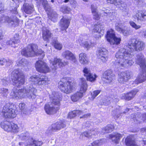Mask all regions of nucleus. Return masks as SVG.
I'll list each match as a JSON object with an SVG mask.
<instances>
[{
	"label": "nucleus",
	"instance_id": "obj_1",
	"mask_svg": "<svg viewBox=\"0 0 146 146\" xmlns=\"http://www.w3.org/2000/svg\"><path fill=\"white\" fill-rule=\"evenodd\" d=\"M128 49L121 48L115 55L114 66L120 69L122 67L131 65L134 63L138 65L140 67V72L134 81L130 82L132 86H135L138 84L146 81V63L144 56L141 53L137 54L134 59L133 51H141L144 49V42L136 38L131 39L129 42L125 44Z\"/></svg>",
	"mask_w": 146,
	"mask_h": 146
},
{
	"label": "nucleus",
	"instance_id": "obj_2",
	"mask_svg": "<svg viewBox=\"0 0 146 146\" xmlns=\"http://www.w3.org/2000/svg\"><path fill=\"white\" fill-rule=\"evenodd\" d=\"M37 90L33 85H28L23 89H18L14 87L12 89L10 94L12 98L17 100L22 99L26 97L30 99H33L36 97Z\"/></svg>",
	"mask_w": 146,
	"mask_h": 146
},
{
	"label": "nucleus",
	"instance_id": "obj_3",
	"mask_svg": "<svg viewBox=\"0 0 146 146\" xmlns=\"http://www.w3.org/2000/svg\"><path fill=\"white\" fill-rule=\"evenodd\" d=\"M49 98L50 102L45 105L44 109L48 114H54L59 109L61 98L58 93L55 92L49 95Z\"/></svg>",
	"mask_w": 146,
	"mask_h": 146
},
{
	"label": "nucleus",
	"instance_id": "obj_4",
	"mask_svg": "<svg viewBox=\"0 0 146 146\" xmlns=\"http://www.w3.org/2000/svg\"><path fill=\"white\" fill-rule=\"evenodd\" d=\"M0 115L5 118H13L16 116V106L12 103L1 101L0 104Z\"/></svg>",
	"mask_w": 146,
	"mask_h": 146
},
{
	"label": "nucleus",
	"instance_id": "obj_5",
	"mask_svg": "<svg viewBox=\"0 0 146 146\" xmlns=\"http://www.w3.org/2000/svg\"><path fill=\"white\" fill-rule=\"evenodd\" d=\"M38 50V46L36 44H30L22 49L21 54L27 57L39 56L40 59L43 58L44 56V52L41 49Z\"/></svg>",
	"mask_w": 146,
	"mask_h": 146
},
{
	"label": "nucleus",
	"instance_id": "obj_6",
	"mask_svg": "<svg viewBox=\"0 0 146 146\" xmlns=\"http://www.w3.org/2000/svg\"><path fill=\"white\" fill-rule=\"evenodd\" d=\"M29 133L27 132H24L20 135L19 137L21 139H27L24 142H19V144L20 146H40L42 144V141L34 140L32 138L29 137Z\"/></svg>",
	"mask_w": 146,
	"mask_h": 146
},
{
	"label": "nucleus",
	"instance_id": "obj_7",
	"mask_svg": "<svg viewBox=\"0 0 146 146\" xmlns=\"http://www.w3.org/2000/svg\"><path fill=\"white\" fill-rule=\"evenodd\" d=\"M68 80L67 78H63L58 83L59 88L62 91L66 94L72 92L74 88V82Z\"/></svg>",
	"mask_w": 146,
	"mask_h": 146
},
{
	"label": "nucleus",
	"instance_id": "obj_8",
	"mask_svg": "<svg viewBox=\"0 0 146 146\" xmlns=\"http://www.w3.org/2000/svg\"><path fill=\"white\" fill-rule=\"evenodd\" d=\"M11 79L13 85L19 87L25 82L24 76L23 72L19 69L14 70L12 73Z\"/></svg>",
	"mask_w": 146,
	"mask_h": 146
},
{
	"label": "nucleus",
	"instance_id": "obj_9",
	"mask_svg": "<svg viewBox=\"0 0 146 146\" xmlns=\"http://www.w3.org/2000/svg\"><path fill=\"white\" fill-rule=\"evenodd\" d=\"M106 38L107 41L113 47L119 44L121 41V38L116 36L114 31L112 29L107 31Z\"/></svg>",
	"mask_w": 146,
	"mask_h": 146
},
{
	"label": "nucleus",
	"instance_id": "obj_10",
	"mask_svg": "<svg viewBox=\"0 0 146 146\" xmlns=\"http://www.w3.org/2000/svg\"><path fill=\"white\" fill-rule=\"evenodd\" d=\"M1 127L5 131L8 132L16 133L19 131V128L17 125L12 122L7 121L1 122Z\"/></svg>",
	"mask_w": 146,
	"mask_h": 146
},
{
	"label": "nucleus",
	"instance_id": "obj_11",
	"mask_svg": "<svg viewBox=\"0 0 146 146\" xmlns=\"http://www.w3.org/2000/svg\"><path fill=\"white\" fill-rule=\"evenodd\" d=\"M29 82L36 85L44 86L47 84L49 81V79L46 76H40L33 75L29 79Z\"/></svg>",
	"mask_w": 146,
	"mask_h": 146
},
{
	"label": "nucleus",
	"instance_id": "obj_12",
	"mask_svg": "<svg viewBox=\"0 0 146 146\" xmlns=\"http://www.w3.org/2000/svg\"><path fill=\"white\" fill-rule=\"evenodd\" d=\"M50 66L53 72H54L58 67H61L67 64V63H64L62 62V60L56 57H53L49 60Z\"/></svg>",
	"mask_w": 146,
	"mask_h": 146
},
{
	"label": "nucleus",
	"instance_id": "obj_13",
	"mask_svg": "<svg viewBox=\"0 0 146 146\" xmlns=\"http://www.w3.org/2000/svg\"><path fill=\"white\" fill-rule=\"evenodd\" d=\"M35 67L38 72L44 73L49 72L50 69L46 63L41 60L37 61L35 64Z\"/></svg>",
	"mask_w": 146,
	"mask_h": 146
},
{
	"label": "nucleus",
	"instance_id": "obj_14",
	"mask_svg": "<svg viewBox=\"0 0 146 146\" xmlns=\"http://www.w3.org/2000/svg\"><path fill=\"white\" fill-rule=\"evenodd\" d=\"M97 55L98 59L102 62H105L108 58V52L106 48H101L97 50Z\"/></svg>",
	"mask_w": 146,
	"mask_h": 146
},
{
	"label": "nucleus",
	"instance_id": "obj_15",
	"mask_svg": "<svg viewBox=\"0 0 146 146\" xmlns=\"http://www.w3.org/2000/svg\"><path fill=\"white\" fill-rule=\"evenodd\" d=\"M93 32L97 33L98 35H96L95 38L98 39L100 38L104 34V25L101 23H98L93 27Z\"/></svg>",
	"mask_w": 146,
	"mask_h": 146
},
{
	"label": "nucleus",
	"instance_id": "obj_16",
	"mask_svg": "<svg viewBox=\"0 0 146 146\" xmlns=\"http://www.w3.org/2000/svg\"><path fill=\"white\" fill-rule=\"evenodd\" d=\"M132 17L138 21L145 22L146 21V11H137L133 15Z\"/></svg>",
	"mask_w": 146,
	"mask_h": 146
},
{
	"label": "nucleus",
	"instance_id": "obj_17",
	"mask_svg": "<svg viewBox=\"0 0 146 146\" xmlns=\"http://www.w3.org/2000/svg\"><path fill=\"white\" fill-rule=\"evenodd\" d=\"M117 20L115 21L116 23L115 24V29L116 31L122 33L124 36H127L132 33L133 31H132L129 30L128 31L127 30L123 29L121 21L119 19H117Z\"/></svg>",
	"mask_w": 146,
	"mask_h": 146
},
{
	"label": "nucleus",
	"instance_id": "obj_18",
	"mask_svg": "<svg viewBox=\"0 0 146 146\" xmlns=\"http://www.w3.org/2000/svg\"><path fill=\"white\" fill-rule=\"evenodd\" d=\"M131 72L126 71L122 72L119 74L118 80L121 83H124L127 82L131 77Z\"/></svg>",
	"mask_w": 146,
	"mask_h": 146
},
{
	"label": "nucleus",
	"instance_id": "obj_19",
	"mask_svg": "<svg viewBox=\"0 0 146 146\" xmlns=\"http://www.w3.org/2000/svg\"><path fill=\"white\" fill-rule=\"evenodd\" d=\"M6 22L11 24L12 25H16L18 24L19 20L16 17H11V18H9L3 15L1 16L0 23Z\"/></svg>",
	"mask_w": 146,
	"mask_h": 146
},
{
	"label": "nucleus",
	"instance_id": "obj_20",
	"mask_svg": "<svg viewBox=\"0 0 146 146\" xmlns=\"http://www.w3.org/2000/svg\"><path fill=\"white\" fill-rule=\"evenodd\" d=\"M86 36H84L82 35H81L79 39L76 41L78 42L81 46H83L87 50H88L90 48L94 46V43L92 42L90 40L83 42L82 41L86 39Z\"/></svg>",
	"mask_w": 146,
	"mask_h": 146
},
{
	"label": "nucleus",
	"instance_id": "obj_21",
	"mask_svg": "<svg viewBox=\"0 0 146 146\" xmlns=\"http://www.w3.org/2000/svg\"><path fill=\"white\" fill-rule=\"evenodd\" d=\"M84 113L85 112L81 110H74L70 112L68 114V118L71 119L77 115L79 116L82 115V116H80V118H85L90 116V113H88L86 114H85Z\"/></svg>",
	"mask_w": 146,
	"mask_h": 146
},
{
	"label": "nucleus",
	"instance_id": "obj_22",
	"mask_svg": "<svg viewBox=\"0 0 146 146\" xmlns=\"http://www.w3.org/2000/svg\"><path fill=\"white\" fill-rule=\"evenodd\" d=\"M62 56L64 58L71 61L74 63L77 62L75 55L68 50L64 51L62 54Z\"/></svg>",
	"mask_w": 146,
	"mask_h": 146
},
{
	"label": "nucleus",
	"instance_id": "obj_23",
	"mask_svg": "<svg viewBox=\"0 0 146 146\" xmlns=\"http://www.w3.org/2000/svg\"><path fill=\"white\" fill-rule=\"evenodd\" d=\"M114 76L115 75L113 73L112 71L111 70H108L103 74L102 78L105 79L104 81L106 82L109 83L114 79Z\"/></svg>",
	"mask_w": 146,
	"mask_h": 146
},
{
	"label": "nucleus",
	"instance_id": "obj_24",
	"mask_svg": "<svg viewBox=\"0 0 146 146\" xmlns=\"http://www.w3.org/2000/svg\"><path fill=\"white\" fill-rule=\"evenodd\" d=\"M66 127L65 122L63 120H60L52 124L51 130L53 132L56 131Z\"/></svg>",
	"mask_w": 146,
	"mask_h": 146
},
{
	"label": "nucleus",
	"instance_id": "obj_25",
	"mask_svg": "<svg viewBox=\"0 0 146 146\" xmlns=\"http://www.w3.org/2000/svg\"><path fill=\"white\" fill-rule=\"evenodd\" d=\"M138 92V90L137 89H135L132 90L130 92L126 94H123L121 95L120 97L121 99L127 100H129L134 97Z\"/></svg>",
	"mask_w": 146,
	"mask_h": 146
},
{
	"label": "nucleus",
	"instance_id": "obj_26",
	"mask_svg": "<svg viewBox=\"0 0 146 146\" xmlns=\"http://www.w3.org/2000/svg\"><path fill=\"white\" fill-rule=\"evenodd\" d=\"M70 22V20L68 18L63 17L62 19L60 22L59 26L61 31H65L67 32L66 30L68 28Z\"/></svg>",
	"mask_w": 146,
	"mask_h": 146
},
{
	"label": "nucleus",
	"instance_id": "obj_27",
	"mask_svg": "<svg viewBox=\"0 0 146 146\" xmlns=\"http://www.w3.org/2000/svg\"><path fill=\"white\" fill-rule=\"evenodd\" d=\"M79 86L80 87V91L85 94L88 87L86 80L85 78H82L79 79Z\"/></svg>",
	"mask_w": 146,
	"mask_h": 146
},
{
	"label": "nucleus",
	"instance_id": "obj_28",
	"mask_svg": "<svg viewBox=\"0 0 146 146\" xmlns=\"http://www.w3.org/2000/svg\"><path fill=\"white\" fill-rule=\"evenodd\" d=\"M107 3L110 4H113L116 6L121 5V7L123 8L121 9H121L123 10L124 9L125 12L128 14V11L127 9L126 5L123 3V2L120 0H105Z\"/></svg>",
	"mask_w": 146,
	"mask_h": 146
},
{
	"label": "nucleus",
	"instance_id": "obj_29",
	"mask_svg": "<svg viewBox=\"0 0 146 146\" xmlns=\"http://www.w3.org/2000/svg\"><path fill=\"white\" fill-rule=\"evenodd\" d=\"M20 42L19 35L16 34L15 35L13 38L7 41V44L13 47H15L17 44Z\"/></svg>",
	"mask_w": 146,
	"mask_h": 146
},
{
	"label": "nucleus",
	"instance_id": "obj_30",
	"mask_svg": "<svg viewBox=\"0 0 146 146\" xmlns=\"http://www.w3.org/2000/svg\"><path fill=\"white\" fill-rule=\"evenodd\" d=\"M117 96H111V97H106L105 99L102 101V104L105 105H107L110 103V102H117L119 101V99Z\"/></svg>",
	"mask_w": 146,
	"mask_h": 146
},
{
	"label": "nucleus",
	"instance_id": "obj_31",
	"mask_svg": "<svg viewBox=\"0 0 146 146\" xmlns=\"http://www.w3.org/2000/svg\"><path fill=\"white\" fill-rule=\"evenodd\" d=\"M122 135L119 133H116L109 135L110 138L112 141L116 143H118L120 139L122 137Z\"/></svg>",
	"mask_w": 146,
	"mask_h": 146
},
{
	"label": "nucleus",
	"instance_id": "obj_32",
	"mask_svg": "<svg viewBox=\"0 0 146 146\" xmlns=\"http://www.w3.org/2000/svg\"><path fill=\"white\" fill-rule=\"evenodd\" d=\"M97 130H95L94 131L90 130L88 132H84L82 133L80 135V137H81V136L83 137L84 136L85 137L89 138L94 137V136H96L98 134V131H97V133H95Z\"/></svg>",
	"mask_w": 146,
	"mask_h": 146
},
{
	"label": "nucleus",
	"instance_id": "obj_33",
	"mask_svg": "<svg viewBox=\"0 0 146 146\" xmlns=\"http://www.w3.org/2000/svg\"><path fill=\"white\" fill-rule=\"evenodd\" d=\"M23 10L27 14L31 13L33 11V5L28 3H25L23 5Z\"/></svg>",
	"mask_w": 146,
	"mask_h": 146
},
{
	"label": "nucleus",
	"instance_id": "obj_34",
	"mask_svg": "<svg viewBox=\"0 0 146 146\" xmlns=\"http://www.w3.org/2000/svg\"><path fill=\"white\" fill-rule=\"evenodd\" d=\"M125 142L127 146H137L134 138L131 136L127 137L125 139Z\"/></svg>",
	"mask_w": 146,
	"mask_h": 146
},
{
	"label": "nucleus",
	"instance_id": "obj_35",
	"mask_svg": "<svg viewBox=\"0 0 146 146\" xmlns=\"http://www.w3.org/2000/svg\"><path fill=\"white\" fill-rule=\"evenodd\" d=\"M52 36V34L50 31L46 29H43L42 37L45 40H47Z\"/></svg>",
	"mask_w": 146,
	"mask_h": 146
},
{
	"label": "nucleus",
	"instance_id": "obj_36",
	"mask_svg": "<svg viewBox=\"0 0 146 146\" xmlns=\"http://www.w3.org/2000/svg\"><path fill=\"white\" fill-rule=\"evenodd\" d=\"M80 62L83 64H87L88 62L86 57V54L84 53H81L79 56Z\"/></svg>",
	"mask_w": 146,
	"mask_h": 146
},
{
	"label": "nucleus",
	"instance_id": "obj_37",
	"mask_svg": "<svg viewBox=\"0 0 146 146\" xmlns=\"http://www.w3.org/2000/svg\"><path fill=\"white\" fill-rule=\"evenodd\" d=\"M102 11L103 14L105 16L112 17L115 15V13L112 10H110L103 8L102 9Z\"/></svg>",
	"mask_w": 146,
	"mask_h": 146
},
{
	"label": "nucleus",
	"instance_id": "obj_38",
	"mask_svg": "<svg viewBox=\"0 0 146 146\" xmlns=\"http://www.w3.org/2000/svg\"><path fill=\"white\" fill-rule=\"evenodd\" d=\"M82 18L80 21L83 23L84 25L90 23L91 18L90 16L82 15Z\"/></svg>",
	"mask_w": 146,
	"mask_h": 146
},
{
	"label": "nucleus",
	"instance_id": "obj_39",
	"mask_svg": "<svg viewBox=\"0 0 146 146\" xmlns=\"http://www.w3.org/2000/svg\"><path fill=\"white\" fill-rule=\"evenodd\" d=\"M48 17L49 19L54 22L57 21L58 19V15L56 12L51 11L48 14Z\"/></svg>",
	"mask_w": 146,
	"mask_h": 146
},
{
	"label": "nucleus",
	"instance_id": "obj_40",
	"mask_svg": "<svg viewBox=\"0 0 146 146\" xmlns=\"http://www.w3.org/2000/svg\"><path fill=\"white\" fill-rule=\"evenodd\" d=\"M27 60L24 59L22 58L20 60H18L16 62V65L17 66L21 67H24L27 66L28 64Z\"/></svg>",
	"mask_w": 146,
	"mask_h": 146
},
{
	"label": "nucleus",
	"instance_id": "obj_41",
	"mask_svg": "<svg viewBox=\"0 0 146 146\" xmlns=\"http://www.w3.org/2000/svg\"><path fill=\"white\" fill-rule=\"evenodd\" d=\"M10 1L12 3L15 2V4H16L17 5L15 7H14V9L11 10V11L12 13H14L15 14L17 15L18 14V13L17 11V7L19 6V4H18L19 3V2H21L22 1H19V0H10Z\"/></svg>",
	"mask_w": 146,
	"mask_h": 146
},
{
	"label": "nucleus",
	"instance_id": "obj_42",
	"mask_svg": "<svg viewBox=\"0 0 146 146\" xmlns=\"http://www.w3.org/2000/svg\"><path fill=\"white\" fill-rule=\"evenodd\" d=\"M9 94V90L6 88H0V96L2 97L6 98Z\"/></svg>",
	"mask_w": 146,
	"mask_h": 146
},
{
	"label": "nucleus",
	"instance_id": "obj_43",
	"mask_svg": "<svg viewBox=\"0 0 146 146\" xmlns=\"http://www.w3.org/2000/svg\"><path fill=\"white\" fill-rule=\"evenodd\" d=\"M38 3H42L44 8L46 11H49L50 10V7L47 3L46 0H36Z\"/></svg>",
	"mask_w": 146,
	"mask_h": 146
},
{
	"label": "nucleus",
	"instance_id": "obj_44",
	"mask_svg": "<svg viewBox=\"0 0 146 146\" xmlns=\"http://www.w3.org/2000/svg\"><path fill=\"white\" fill-rule=\"evenodd\" d=\"M114 129L113 125L111 124H108L107 126L104 127L102 129V131L104 133H109L112 131Z\"/></svg>",
	"mask_w": 146,
	"mask_h": 146
},
{
	"label": "nucleus",
	"instance_id": "obj_45",
	"mask_svg": "<svg viewBox=\"0 0 146 146\" xmlns=\"http://www.w3.org/2000/svg\"><path fill=\"white\" fill-rule=\"evenodd\" d=\"M105 141V139H104L97 140L92 143V146H100L103 144Z\"/></svg>",
	"mask_w": 146,
	"mask_h": 146
},
{
	"label": "nucleus",
	"instance_id": "obj_46",
	"mask_svg": "<svg viewBox=\"0 0 146 146\" xmlns=\"http://www.w3.org/2000/svg\"><path fill=\"white\" fill-rule=\"evenodd\" d=\"M97 76L95 74L90 73L86 77L87 81L93 82L95 81Z\"/></svg>",
	"mask_w": 146,
	"mask_h": 146
},
{
	"label": "nucleus",
	"instance_id": "obj_47",
	"mask_svg": "<svg viewBox=\"0 0 146 146\" xmlns=\"http://www.w3.org/2000/svg\"><path fill=\"white\" fill-rule=\"evenodd\" d=\"M53 44L54 47L56 49L60 50L62 47V46L61 43L59 42L58 40H55L53 42Z\"/></svg>",
	"mask_w": 146,
	"mask_h": 146
},
{
	"label": "nucleus",
	"instance_id": "obj_48",
	"mask_svg": "<svg viewBox=\"0 0 146 146\" xmlns=\"http://www.w3.org/2000/svg\"><path fill=\"white\" fill-rule=\"evenodd\" d=\"M71 9L66 5H63L60 8V11L64 13H68L71 11Z\"/></svg>",
	"mask_w": 146,
	"mask_h": 146
},
{
	"label": "nucleus",
	"instance_id": "obj_49",
	"mask_svg": "<svg viewBox=\"0 0 146 146\" xmlns=\"http://www.w3.org/2000/svg\"><path fill=\"white\" fill-rule=\"evenodd\" d=\"M10 80L8 77H5L3 78L1 80V82L2 85L5 86H7L10 83Z\"/></svg>",
	"mask_w": 146,
	"mask_h": 146
},
{
	"label": "nucleus",
	"instance_id": "obj_50",
	"mask_svg": "<svg viewBox=\"0 0 146 146\" xmlns=\"http://www.w3.org/2000/svg\"><path fill=\"white\" fill-rule=\"evenodd\" d=\"M19 107L20 110L24 113L26 111H27V110L29 109V108L27 107L26 105L24 103H21L19 104Z\"/></svg>",
	"mask_w": 146,
	"mask_h": 146
},
{
	"label": "nucleus",
	"instance_id": "obj_51",
	"mask_svg": "<svg viewBox=\"0 0 146 146\" xmlns=\"http://www.w3.org/2000/svg\"><path fill=\"white\" fill-rule=\"evenodd\" d=\"M101 90H100L94 91L91 94V99L93 100L100 92Z\"/></svg>",
	"mask_w": 146,
	"mask_h": 146
},
{
	"label": "nucleus",
	"instance_id": "obj_52",
	"mask_svg": "<svg viewBox=\"0 0 146 146\" xmlns=\"http://www.w3.org/2000/svg\"><path fill=\"white\" fill-rule=\"evenodd\" d=\"M129 23L130 26L133 28H134L135 30L138 29L141 27L140 25H137L132 21H130Z\"/></svg>",
	"mask_w": 146,
	"mask_h": 146
},
{
	"label": "nucleus",
	"instance_id": "obj_53",
	"mask_svg": "<svg viewBox=\"0 0 146 146\" xmlns=\"http://www.w3.org/2000/svg\"><path fill=\"white\" fill-rule=\"evenodd\" d=\"M141 119L143 121L146 123V113H145L143 115L141 114L140 117L138 118V119H137L138 123H140V122H141V121H139V120Z\"/></svg>",
	"mask_w": 146,
	"mask_h": 146
},
{
	"label": "nucleus",
	"instance_id": "obj_54",
	"mask_svg": "<svg viewBox=\"0 0 146 146\" xmlns=\"http://www.w3.org/2000/svg\"><path fill=\"white\" fill-rule=\"evenodd\" d=\"M84 76L86 77L91 73V71L90 70L86 67L84 68L83 70Z\"/></svg>",
	"mask_w": 146,
	"mask_h": 146
},
{
	"label": "nucleus",
	"instance_id": "obj_55",
	"mask_svg": "<svg viewBox=\"0 0 146 146\" xmlns=\"http://www.w3.org/2000/svg\"><path fill=\"white\" fill-rule=\"evenodd\" d=\"M76 95L77 96L79 100L82 98L83 96L85 94L83 92H78L75 93Z\"/></svg>",
	"mask_w": 146,
	"mask_h": 146
},
{
	"label": "nucleus",
	"instance_id": "obj_56",
	"mask_svg": "<svg viewBox=\"0 0 146 146\" xmlns=\"http://www.w3.org/2000/svg\"><path fill=\"white\" fill-rule=\"evenodd\" d=\"M97 7L96 4H94L91 5V9L92 13L97 11Z\"/></svg>",
	"mask_w": 146,
	"mask_h": 146
},
{
	"label": "nucleus",
	"instance_id": "obj_57",
	"mask_svg": "<svg viewBox=\"0 0 146 146\" xmlns=\"http://www.w3.org/2000/svg\"><path fill=\"white\" fill-rule=\"evenodd\" d=\"M71 99L74 102H77L79 100L75 93L72 96Z\"/></svg>",
	"mask_w": 146,
	"mask_h": 146
},
{
	"label": "nucleus",
	"instance_id": "obj_58",
	"mask_svg": "<svg viewBox=\"0 0 146 146\" xmlns=\"http://www.w3.org/2000/svg\"><path fill=\"white\" fill-rule=\"evenodd\" d=\"M139 35H142V37L144 38H146V30L143 29L140 31L139 32Z\"/></svg>",
	"mask_w": 146,
	"mask_h": 146
},
{
	"label": "nucleus",
	"instance_id": "obj_59",
	"mask_svg": "<svg viewBox=\"0 0 146 146\" xmlns=\"http://www.w3.org/2000/svg\"><path fill=\"white\" fill-rule=\"evenodd\" d=\"M132 1L136 5H141L143 3V1L140 0H132Z\"/></svg>",
	"mask_w": 146,
	"mask_h": 146
},
{
	"label": "nucleus",
	"instance_id": "obj_60",
	"mask_svg": "<svg viewBox=\"0 0 146 146\" xmlns=\"http://www.w3.org/2000/svg\"><path fill=\"white\" fill-rule=\"evenodd\" d=\"M94 16V18L96 20H98L99 19V15L97 11L92 13Z\"/></svg>",
	"mask_w": 146,
	"mask_h": 146
},
{
	"label": "nucleus",
	"instance_id": "obj_61",
	"mask_svg": "<svg viewBox=\"0 0 146 146\" xmlns=\"http://www.w3.org/2000/svg\"><path fill=\"white\" fill-rule=\"evenodd\" d=\"M70 4L73 7L75 8L77 6V3L74 0H70Z\"/></svg>",
	"mask_w": 146,
	"mask_h": 146
},
{
	"label": "nucleus",
	"instance_id": "obj_62",
	"mask_svg": "<svg viewBox=\"0 0 146 146\" xmlns=\"http://www.w3.org/2000/svg\"><path fill=\"white\" fill-rule=\"evenodd\" d=\"M13 63V61L12 60L10 59H7V62H6L5 65L7 66H9Z\"/></svg>",
	"mask_w": 146,
	"mask_h": 146
},
{
	"label": "nucleus",
	"instance_id": "obj_63",
	"mask_svg": "<svg viewBox=\"0 0 146 146\" xmlns=\"http://www.w3.org/2000/svg\"><path fill=\"white\" fill-rule=\"evenodd\" d=\"M7 62V59L5 58H1L0 59V65H3L6 64V62Z\"/></svg>",
	"mask_w": 146,
	"mask_h": 146
},
{
	"label": "nucleus",
	"instance_id": "obj_64",
	"mask_svg": "<svg viewBox=\"0 0 146 146\" xmlns=\"http://www.w3.org/2000/svg\"><path fill=\"white\" fill-rule=\"evenodd\" d=\"M3 6L1 2L0 1V13L3 11Z\"/></svg>",
	"mask_w": 146,
	"mask_h": 146
}]
</instances>
